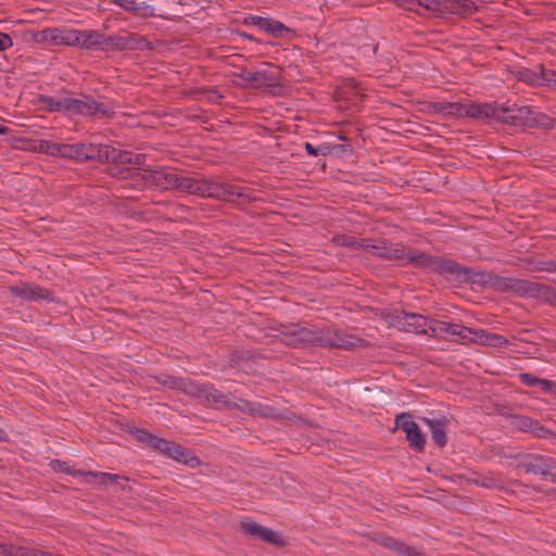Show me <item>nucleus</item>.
Listing matches in <instances>:
<instances>
[{"label":"nucleus","mask_w":556,"mask_h":556,"mask_svg":"<svg viewBox=\"0 0 556 556\" xmlns=\"http://www.w3.org/2000/svg\"><path fill=\"white\" fill-rule=\"evenodd\" d=\"M468 274L464 275L462 283H473L490 287L498 292H510L520 298H532L545 302L556 299V291L552 287L532 280L501 277L491 271H476L467 267Z\"/></svg>","instance_id":"nucleus-1"},{"label":"nucleus","mask_w":556,"mask_h":556,"mask_svg":"<svg viewBox=\"0 0 556 556\" xmlns=\"http://www.w3.org/2000/svg\"><path fill=\"white\" fill-rule=\"evenodd\" d=\"M413 264L414 267L427 273L438 274L447 280L462 283L464 275L468 274L467 266H463L451 258L427 254L417 250H406L402 265Z\"/></svg>","instance_id":"nucleus-2"},{"label":"nucleus","mask_w":556,"mask_h":556,"mask_svg":"<svg viewBox=\"0 0 556 556\" xmlns=\"http://www.w3.org/2000/svg\"><path fill=\"white\" fill-rule=\"evenodd\" d=\"M299 334L303 346L315 345L319 348L352 350L361 346L363 342L362 339L355 336L340 332L330 327H302L299 325Z\"/></svg>","instance_id":"nucleus-3"},{"label":"nucleus","mask_w":556,"mask_h":556,"mask_svg":"<svg viewBox=\"0 0 556 556\" xmlns=\"http://www.w3.org/2000/svg\"><path fill=\"white\" fill-rule=\"evenodd\" d=\"M201 197L229 202H236V200L239 199L243 202H251L254 200V198L248 194L240 186L219 182L207 178H203Z\"/></svg>","instance_id":"nucleus-4"},{"label":"nucleus","mask_w":556,"mask_h":556,"mask_svg":"<svg viewBox=\"0 0 556 556\" xmlns=\"http://www.w3.org/2000/svg\"><path fill=\"white\" fill-rule=\"evenodd\" d=\"M539 115L527 105L513 103L498 105L497 121L510 126L532 128L540 124Z\"/></svg>","instance_id":"nucleus-5"},{"label":"nucleus","mask_w":556,"mask_h":556,"mask_svg":"<svg viewBox=\"0 0 556 556\" xmlns=\"http://www.w3.org/2000/svg\"><path fill=\"white\" fill-rule=\"evenodd\" d=\"M78 38L79 47L87 50L108 51L122 49L125 45V39L122 37L106 36L96 30H80Z\"/></svg>","instance_id":"nucleus-6"},{"label":"nucleus","mask_w":556,"mask_h":556,"mask_svg":"<svg viewBox=\"0 0 556 556\" xmlns=\"http://www.w3.org/2000/svg\"><path fill=\"white\" fill-rule=\"evenodd\" d=\"M247 83L249 87L258 89L263 87L279 86L280 75L279 71L268 70H248L247 67H238V71L232 74Z\"/></svg>","instance_id":"nucleus-7"},{"label":"nucleus","mask_w":556,"mask_h":556,"mask_svg":"<svg viewBox=\"0 0 556 556\" xmlns=\"http://www.w3.org/2000/svg\"><path fill=\"white\" fill-rule=\"evenodd\" d=\"M190 396L198 399L205 406L224 407L230 409L232 402L228 395L217 390L213 384L193 382V390Z\"/></svg>","instance_id":"nucleus-8"},{"label":"nucleus","mask_w":556,"mask_h":556,"mask_svg":"<svg viewBox=\"0 0 556 556\" xmlns=\"http://www.w3.org/2000/svg\"><path fill=\"white\" fill-rule=\"evenodd\" d=\"M358 248L387 261H400L401 264H403L406 251L403 244L391 243L384 240L370 243L368 239H362L358 243Z\"/></svg>","instance_id":"nucleus-9"},{"label":"nucleus","mask_w":556,"mask_h":556,"mask_svg":"<svg viewBox=\"0 0 556 556\" xmlns=\"http://www.w3.org/2000/svg\"><path fill=\"white\" fill-rule=\"evenodd\" d=\"M151 447L155 451H159L163 455L168 456L179 463L186 464L190 467H195L200 464L199 458L194 455H191L187 448L165 439L155 437V439L152 440Z\"/></svg>","instance_id":"nucleus-10"},{"label":"nucleus","mask_w":556,"mask_h":556,"mask_svg":"<svg viewBox=\"0 0 556 556\" xmlns=\"http://www.w3.org/2000/svg\"><path fill=\"white\" fill-rule=\"evenodd\" d=\"M395 425L406 434V440L412 450L421 453L425 450L426 438L409 413H401L395 417Z\"/></svg>","instance_id":"nucleus-11"},{"label":"nucleus","mask_w":556,"mask_h":556,"mask_svg":"<svg viewBox=\"0 0 556 556\" xmlns=\"http://www.w3.org/2000/svg\"><path fill=\"white\" fill-rule=\"evenodd\" d=\"M517 468L526 473L546 477L551 470L556 469V460L544 455L529 454L517 464Z\"/></svg>","instance_id":"nucleus-12"},{"label":"nucleus","mask_w":556,"mask_h":556,"mask_svg":"<svg viewBox=\"0 0 556 556\" xmlns=\"http://www.w3.org/2000/svg\"><path fill=\"white\" fill-rule=\"evenodd\" d=\"M70 115L83 114V115H94L100 114L102 116H110L111 110L104 103L97 102L90 96H83L80 98H70Z\"/></svg>","instance_id":"nucleus-13"},{"label":"nucleus","mask_w":556,"mask_h":556,"mask_svg":"<svg viewBox=\"0 0 556 556\" xmlns=\"http://www.w3.org/2000/svg\"><path fill=\"white\" fill-rule=\"evenodd\" d=\"M12 295L23 301L50 300L51 293L48 289L41 288L35 283L21 282L8 288Z\"/></svg>","instance_id":"nucleus-14"},{"label":"nucleus","mask_w":556,"mask_h":556,"mask_svg":"<svg viewBox=\"0 0 556 556\" xmlns=\"http://www.w3.org/2000/svg\"><path fill=\"white\" fill-rule=\"evenodd\" d=\"M393 321L402 326L405 330L415 329L417 332L430 334L427 317L420 314L406 313L404 311L395 312Z\"/></svg>","instance_id":"nucleus-15"},{"label":"nucleus","mask_w":556,"mask_h":556,"mask_svg":"<svg viewBox=\"0 0 556 556\" xmlns=\"http://www.w3.org/2000/svg\"><path fill=\"white\" fill-rule=\"evenodd\" d=\"M149 173L150 179L156 187L164 190L178 189L180 174L165 168L151 169Z\"/></svg>","instance_id":"nucleus-16"},{"label":"nucleus","mask_w":556,"mask_h":556,"mask_svg":"<svg viewBox=\"0 0 556 556\" xmlns=\"http://www.w3.org/2000/svg\"><path fill=\"white\" fill-rule=\"evenodd\" d=\"M440 7L444 12L460 16H470L478 8L472 0H442Z\"/></svg>","instance_id":"nucleus-17"},{"label":"nucleus","mask_w":556,"mask_h":556,"mask_svg":"<svg viewBox=\"0 0 556 556\" xmlns=\"http://www.w3.org/2000/svg\"><path fill=\"white\" fill-rule=\"evenodd\" d=\"M472 118H493L497 121L498 105L490 103L463 105V114Z\"/></svg>","instance_id":"nucleus-18"},{"label":"nucleus","mask_w":556,"mask_h":556,"mask_svg":"<svg viewBox=\"0 0 556 556\" xmlns=\"http://www.w3.org/2000/svg\"><path fill=\"white\" fill-rule=\"evenodd\" d=\"M513 425L516 429L523 432H531L538 438H545L549 430L542 426L538 420L527 416H515Z\"/></svg>","instance_id":"nucleus-19"},{"label":"nucleus","mask_w":556,"mask_h":556,"mask_svg":"<svg viewBox=\"0 0 556 556\" xmlns=\"http://www.w3.org/2000/svg\"><path fill=\"white\" fill-rule=\"evenodd\" d=\"M420 420L429 428L431 438L439 447L445 446L447 442L446 421L444 419H435L421 417Z\"/></svg>","instance_id":"nucleus-20"},{"label":"nucleus","mask_w":556,"mask_h":556,"mask_svg":"<svg viewBox=\"0 0 556 556\" xmlns=\"http://www.w3.org/2000/svg\"><path fill=\"white\" fill-rule=\"evenodd\" d=\"M156 381L162 386L173 390H179L188 395H190V392H192L194 382L190 379L173 377L169 375H161L156 377Z\"/></svg>","instance_id":"nucleus-21"},{"label":"nucleus","mask_w":556,"mask_h":556,"mask_svg":"<svg viewBox=\"0 0 556 556\" xmlns=\"http://www.w3.org/2000/svg\"><path fill=\"white\" fill-rule=\"evenodd\" d=\"M239 409L243 413H248L250 415H260L263 417L271 416V409L267 406H262L257 403H251L245 400L238 399L237 402H232V406L230 409Z\"/></svg>","instance_id":"nucleus-22"},{"label":"nucleus","mask_w":556,"mask_h":556,"mask_svg":"<svg viewBox=\"0 0 556 556\" xmlns=\"http://www.w3.org/2000/svg\"><path fill=\"white\" fill-rule=\"evenodd\" d=\"M81 162L98 161L103 163L106 144L81 142Z\"/></svg>","instance_id":"nucleus-23"},{"label":"nucleus","mask_w":556,"mask_h":556,"mask_svg":"<svg viewBox=\"0 0 556 556\" xmlns=\"http://www.w3.org/2000/svg\"><path fill=\"white\" fill-rule=\"evenodd\" d=\"M202 184H203V177L195 178V177H188V176L180 175L177 190L181 191V192H187L192 195L201 197Z\"/></svg>","instance_id":"nucleus-24"},{"label":"nucleus","mask_w":556,"mask_h":556,"mask_svg":"<svg viewBox=\"0 0 556 556\" xmlns=\"http://www.w3.org/2000/svg\"><path fill=\"white\" fill-rule=\"evenodd\" d=\"M472 342L480 344H488L492 346H503L508 343V341L501 334L489 333L485 330H479L475 332V337L470 338Z\"/></svg>","instance_id":"nucleus-25"},{"label":"nucleus","mask_w":556,"mask_h":556,"mask_svg":"<svg viewBox=\"0 0 556 556\" xmlns=\"http://www.w3.org/2000/svg\"><path fill=\"white\" fill-rule=\"evenodd\" d=\"M130 160V151L118 150L112 146L106 144V149L104 150V159L103 163H113L115 165L118 164H128Z\"/></svg>","instance_id":"nucleus-26"},{"label":"nucleus","mask_w":556,"mask_h":556,"mask_svg":"<svg viewBox=\"0 0 556 556\" xmlns=\"http://www.w3.org/2000/svg\"><path fill=\"white\" fill-rule=\"evenodd\" d=\"M40 101L50 112H62L70 115L68 97L55 99L49 96H41Z\"/></svg>","instance_id":"nucleus-27"},{"label":"nucleus","mask_w":556,"mask_h":556,"mask_svg":"<svg viewBox=\"0 0 556 556\" xmlns=\"http://www.w3.org/2000/svg\"><path fill=\"white\" fill-rule=\"evenodd\" d=\"M458 324L446 323L431 319L429 324L430 336L443 337L444 334H455Z\"/></svg>","instance_id":"nucleus-28"},{"label":"nucleus","mask_w":556,"mask_h":556,"mask_svg":"<svg viewBox=\"0 0 556 556\" xmlns=\"http://www.w3.org/2000/svg\"><path fill=\"white\" fill-rule=\"evenodd\" d=\"M430 112L444 114H463V105L452 102H432L428 105Z\"/></svg>","instance_id":"nucleus-29"},{"label":"nucleus","mask_w":556,"mask_h":556,"mask_svg":"<svg viewBox=\"0 0 556 556\" xmlns=\"http://www.w3.org/2000/svg\"><path fill=\"white\" fill-rule=\"evenodd\" d=\"M281 341L291 348H303L302 341H300L299 325H291L286 330L281 331Z\"/></svg>","instance_id":"nucleus-30"},{"label":"nucleus","mask_w":556,"mask_h":556,"mask_svg":"<svg viewBox=\"0 0 556 556\" xmlns=\"http://www.w3.org/2000/svg\"><path fill=\"white\" fill-rule=\"evenodd\" d=\"M257 538L264 542L270 543L279 547L285 546L287 544L286 539L281 534L264 526L261 527Z\"/></svg>","instance_id":"nucleus-31"},{"label":"nucleus","mask_w":556,"mask_h":556,"mask_svg":"<svg viewBox=\"0 0 556 556\" xmlns=\"http://www.w3.org/2000/svg\"><path fill=\"white\" fill-rule=\"evenodd\" d=\"M380 544L389 549L395 551L400 556H407L410 553V546L402 541H399L391 536H384L380 540Z\"/></svg>","instance_id":"nucleus-32"},{"label":"nucleus","mask_w":556,"mask_h":556,"mask_svg":"<svg viewBox=\"0 0 556 556\" xmlns=\"http://www.w3.org/2000/svg\"><path fill=\"white\" fill-rule=\"evenodd\" d=\"M81 142L61 143L60 157L81 162Z\"/></svg>","instance_id":"nucleus-33"},{"label":"nucleus","mask_w":556,"mask_h":556,"mask_svg":"<svg viewBox=\"0 0 556 556\" xmlns=\"http://www.w3.org/2000/svg\"><path fill=\"white\" fill-rule=\"evenodd\" d=\"M516 77L518 80L523 81L528 85H540L543 83V72L541 75H538L536 73L532 72L528 68H520L516 72Z\"/></svg>","instance_id":"nucleus-34"},{"label":"nucleus","mask_w":556,"mask_h":556,"mask_svg":"<svg viewBox=\"0 0 556 556\" xmlns=\"http://www.w3.org/2000/svg\"><path fill=\"white\" fill-rule=\"evenodd\" d=\"M61 143L52 142L49 140H41L38 146V151L51 156H60Z\"/></svg>","instance_id":"nucleus-35"},{"label":"nucleus","mask_w":556,"mask_h":556,"mask_svg":"<svg viewBox=\"0 0 556 556\" xmlns=\"http://www.w3.org/2000/svg\"><path fill=\"white\" fill-rule=\"evenodd\" d=\"M50 466L54 471L65 472V473H70L73 476H85L86 477V471L72 470L70 465L66 462L54 459L50 463Z\"/></svg>","instance_id":"nucleus-36"},{"label":"nucleus","mask_w":556,"mask_h":556,"mask_svg":"<svg viewBox=\"0 0 556 556\" xmlns=\"http://www.w3.org/2000/svg\"><path fill=\"white\" fill-rule=\"evenodd\" d=\"M290 29L285 26L281 22L271 21L268 18L267 28L265 31L273 35L274 37H283L285 33H288Z\"/></svg>","instance_id":"nucleus-37"},{"label":"nucleus","mask_w":556,"mask_h":556,"mask_svg":"<svg viewBox=\"0 0 556 556\" xmlns=\"http://www.w3.org/2000/svg\"><path fill=\"white\" fill-rule=\"evenodd\" d=\"M262 525L254 522L250 519H243L240 521V528L245 533L251 535L252 538H257L258 532L261 530Z\"/></svg>","instance_id":"nucleus-38"},{"label":"nucleus","mask_w":556,"mask_h":556,"mask_svg":"<svg viewBox=\"0 0 556 556\" xmlns=\"http://www.w3.org/2000/svg\"><path fill=\"white\" fill-rule=\"evenodd\" d=\"M23 546H15L12 544L0 542V555L3 556H23Z\"/></svg>","instance_id":"nucleus-39"},{"label":"nucleus","mask_w":556,"mask_h":556,"mask_svg":"<svg viewBox=\"0 0 556 556\" xmlns=\"http://www.w3.org/2000/svg\"><path fill=\"white\" fill-rule=\"evenodd\" d=\"M477 330H473L472 328H468L462 325H458V329H456V332L454 336L458 337V341L462 343H465L466 341L472 342L470 338L475 337V332Z\"/></svg>","instance_id":"nucleus-40"},{"label":"nucleus","mask_w":556,"mask_h":556,"mask_svg":"<svg viewBox=\"0 0 556 556\" xmlns=\"http://www.w3.org/2000/svg\"><path fill=\"white\" fill-rule=\"evenodd\" d=\"M476 483L488 489H503L502 481L495 477H482Z\"/></svg>","instance_id":"nucleus-41"},{"label":"nucleus","mask_w":556,"mask_h":556,"mask_svg":"<svg viewBox=\"0 0 556 556\" xmlns=\"http://www.w3.org/2000/svg\"><path fill=\"white\" fill-rule=\"evenodd\" d=\"M86 477H92V478H99V479H109V482H115L117 483L119 480L128 481V478L119 475H112L108 472H93V471H86Z\"/></svg>","instance_id":"nucleus-42"},{"label":"nucleus","mask_w":556,"mask_h":556,"mask_svg":"<svg viewBox=\"0 0 556 556\" xmlns=\"http://www.w3.org/2000/svg\"><path fill=\"white\" fill-rule=\"evenodd\" d=\"M243 24L248 25V26H250V25L256 26L260 29L265 30V28H267V25H268V18L261 17V16H250V17L244 18Z\"/></svg>","instance_id":"nucleus-43"},{"label":"nucleus","mask_w":556,"mask_h":556,"mask_svg":"<svg viewBox=\"0 0 556 556\" xmlns=\"http://www.w3.org/2000/svg\"><path fill=\"white\" fill-rule=\"evenodd\" d=\"M518 378L520 380V382L525 386H528V387H534V386H539V382H540V379L539 377H535L531 374H528V372H521L518 375Z\"/></svg>","instance_id":"nucleus-44"},{"label":"nucleus","mask_w":556,"mask_h":556,"mask_svg":"<svg viewBox=\"0 0 556 556\" xmlns=\"http://www.w3.org/2000/svg\"><path fill=\"white\" fill-rule=\"evenodd\" d=\"M80 35V30H72L68 31L62 40L68 46H78L80 45V39L78 38Z\"/></svg>","instance_id":"nucleus-45"},{"label":"nucleus","mask_w":556,"mask_h":556,"mask_svg":"<svg viewBox=\"0 0 556 556\" xmlns=\"http://www.w3.org/2000/svg\"><path fill=\"white\" fill-rule=\"evenodd\" d=\"M115 3L129 12H138L140 10V4L134 0H115Z\"/></svg>","instance_id":"nucleus-46"},{"label":"nucleus","mask_w":556,"mask_h":556,"mask_svg":"<svg viewBox=\"0 0 556 556\" xmlns=\"http://www.w3.org/2000/svg\"><path fill=\"white\" fill-rule=\"evenodd\" d=\"M543 83L556 89V71L543 70Z\"/></svg>","instance_id":"nucleus-47"},{"label":"nucleus","mask_w":556,"mask_h":556,"mask_svg":"<svg viewBox=\"0 0 556 556\" xmlns=\"http://www.w3.org/2000/svg\"><path fill=\"white\" fill-rule=\"evenodd\" d=\"M136 437L139 441H142L144 443H147L150 447L152 445V440L155 439L154 435H152L151 433H149L148 431L146 430H141V429H138L136 431Z\"/></svg>","instance_id":"nucleus-48"},{"label":"nucleus","mask_w":556,"mask_h":556,"mask_svg":"<svg viewBox=\"0 0 556 556\" xmlns=\"http://www.w3.org/2000/svg\"><path fill=\"white\" fill-rule=\"evenodd\" d=\"M539 386L545 393H553L556 389V384L552 380L540 379Z\"/></svg>","instance_id":"nucleus-49"},{"label":"nucleus","mask_w":556,"mask_h":556,"mask_svg":"<svg viewBox=\"0 0 556 556\" xmlns=\"http://www.w3.org/2000/svg\"><path fill=\"white\" fill-rule=\"evenodd\" d=\"M13 42L8 34L0 31V51H4L12 47Z\"/></svg>","instance_id":"nucleus-50"},{"label":"nucleus","mask_w":556,"mask_h":556,"mask_svg":"<svg viewBox=\"0 0 556 556\" xmlns=\"http://www.w3.org/2000/svg\"><path fill=\"white\" fill-rule=\"evenodd\" d=\"M336 241L341 244V245H344V247H356L357 249L358 248V243L359 241H354L352 238H346L344 236H341V237H338L336 239Z\"/></svg>","instance_id":"nucleus-51"},{"label":"nucleus","mask_w":556,"mask_h":556,"mask_svg":"<svg viewBox=\"0 0 556 556\" xmlns=\"http://www.w3.org/2000/svg\"><path fill=\"white\" fill-rule=\"evenodd\" d=\"M333 153V146L329 143H321L317 146V156L318 155H328Z\"/></svg>","instance_id":"nucleus-52"},{"label":"nucleus","mask_w":556,"mask_h":556,"mask_svg":"<svg viewBox=\"0 0 556 556\" xmlns=\"http://www.w3.org/2000/svg\"><path fill=\"white\" fill-rule=\"evenodd\" d=\"M144 160H146L144 154H141V153L135 154V153L130 152V160H129L128 164L142 165L144 163Z\"/></svg>","instance_id":"nucleus-53"},{"label":"nucleus","mask_w":556,"mask_h":556,"mask_svg":"<svg viewBox=\"0 0 556 556\" xmlns=\"http://www.w3.org/2000/svg\"><path fill=\"white\" fill-rule=\"evenodd\" d=\"M23 551H24L23 554H25L23 556H50V553H45V552L28 548V547H24V546H23Z\"/></svg>","instance_id":"nucleus-54"},{"label":"nucleus","mask_w":556,"mask_h":556,"mask_svg":"<svg viewBox=\"0 0 556 556\" xmlns=\"http://www.w3.org/2000/svg\"><path fill=\"white\" fill-rule=\"evenodd\" d=\"M541 270L546 271H556V263L555 262H544L542 266L539 267Z\"/></svg>","instance_id":"nucleus-55"},{"label":"nucleus","mask_w":556,"mask_h":556,"mask_svg":"<svg viewBox=\"0 0 556 556\" xmlns=\"http://www.w3.org/2000/svg\"><path fill=\"white\" fill-rule=\"evenodd\" d=\"M304 149L309 155L317 156V147L313 146L311 142H305Z\"/></svg>","instance_id":"nucleus-56"},{"label":"nucleus","mask_w":556,"mask_h":556,"mask_svg":"<svg viewBox=\"0 0 556 556\" xmlns=\"http://www.w3.org/2000/svg\"><path fill=\"white\" fill-rule=\"evenodd\" d=\"M123 173H124V170L119 169L116 165L109 166V168H108V174L113 177H117V176L122 175Z\"/></svg>","instance_id":"nucleus-57"},{"label":"nucleus","mask_w":556,"mask_h":556,"mask_svg":"<svg viewBox=\"0 0 556 556\" xmlns=\"http://www.w3.org/2000/svg\"><path fill=\"white\" fill-rule=\"evenodd\" d=\"M348 147L349 146H345V144H334L333 146V153H340V152H345L348 150Z\"/></svg>","instance_id":"nucleus-58"},{"label":"nucleus","mask_w":556,"mask_h":556,"mask_svg":"<svg viewBox=\"0 0 556 556\" xmlns=\"http://www.w3.org/2000/svg\"><path fill=\"white\" fill-rule=\"evenodd\" d=\"M211 93L212 96L210 97V100L213 102H216L217 100L223 98V96L216 90L212 91Z\"/></svg>","instance_id":"nucleus-59"},{"label":"nucleus","mask_w":556,"mask_h":556,"mask_svg":"<svg viewBox=\"0 0 556 556\" xmlns=\"http://www.w3.org/2000/svg\"><path fill=\"white\" fill-rule=\"evenodd\" d=\"M545 478H548L551 482L556 483V469L551 470Z\"/></svg>","instance_id":"nucleus-60"},{"label":"nucleus","mask_w":556,"mask_h":556,"mask_svg":"<svg viewBox=\"0 0 556 556\" xmlns=\"http://www.w3.org/2000/svg\"><path fill=\"white\" fill-rule=\"evenodd\" d=\"M121 490L125 491V492H128V493H131L132 488L130 485H128V484H122L121 485Z\"/></svg>","instance_id":"nucleus-61"},{"label":"nucleus","mask_w":556,"mask_h":556,"mask_svg":"<svg viewBox=\"0 0 556 556\" xmlns=\"http://www.w3.org/2000/svg\"><path fill=\"white\" fill-rule=\"evenodd\" d=\"M240 36L243 37L244 39H248V40H251V41H255V38L252 35H249V34H245V33H241Z\"/></svg>","instance_id":"nucleus-62"},{"label":"nucleus","mask_w":556,"mask_h":556,"mask_svg":"<svg viewBox=\"0 0 556 556\" xmlns=\"http://www.w3.org/2000/svg\"><path fill=\"white\" fill-rule=\"evenodd\" d=\"M9 132V128L0 124V135H7Z\"/></svg>","instance_id":"nucleus-63"},{"label":"nucleus","mask_w":556,"mask_h":556,"mask_svg":"<svg viewBox=\"0 0 556 556\" xmlns=\"http://www.w3.org/2000/svg\"><path fill=\"white\" fill-rule=\"evenodd\" d=\"M7 433L0 428V441L5 440Z\"/></svg>","instance_id":"nucleus-64"}]
</instances>
